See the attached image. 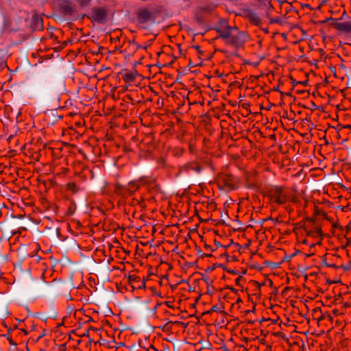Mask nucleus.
Returning <instances> with one entry per match:
<instances>
[{
    "label": "nucleus",
    "instance_id": "nucleus-1",
    "mask_svg": "<svg viewBox=\"0 0 351 351\" xmlns=\"http://www.w3.org/2000/svg\"><path fill=\"white\" fill-rule=\"evenodd\" d=\"M280 9V2L279 0H272L265 3V12L269 20L270 26L281 25L282 24V17L279 12Z\"/></svg>",
    "mask_w": 351,
    "mask_h": 351
},
{
    "label": "nucleus",
    "instance_id": "nucleus-2",
    "mask_svg": "<svg viewBox=\"0 0 351 351\" xmlns=\"http://www.w3.org/2000/svg\"><path fill=\"white\" fill-rule=\"evenodd\" d=\"M268 198L271 205H281L287 202L288 196L286 191L278 186H270L265 188V197Z\"/></svg>",
    "mask_w": 351,
    "mask_h": 351
},
{
    "label": "nucleus",
    "instance_id": "nucleus-3",
    "mask_svg": "<svg viewBox=\"0 0 351 351\" xmlns=\"http://www.w3.org/2000/svg\"><path fill=\"white\" fill-rule=\"evenodd\" d=\"M126 186L130 196L132 195L135 191L142 188H145L152 193L157 191L155 180L147 178H141L138 180L132 181L129 182Z\"/></svg>",
    "mask_w": 351,
    "mask_h": 351
},
{
    "label": "nucleus",
    "instance_id": "nucleus-4",
    "mask_svg": "<svg viewBox=\"0 0 351 351\" xmlns=\"http://www.w3.org/2000/svg\"><path fill=\"white\" fill-rule=\"evenodd\" d=\"M248 38V35L245 32L239 31V29L234 27L230 34V38L228 40V45L239 47L242 46Z\"/></svg>",
    "mask_w": 351,
    "mask_h": 351
},
{
    "label": "nucleus",
    "instance_id": "nucleus-5",
    "mask_svg": "<svg viewBox=\"0 0 351 351\" xmlns=\"http://www.w3.org/2000/svg\"><path fill=\"white\" fill-rule=\"evenodd\" d=\"M90 19L99 24H104L107 21L108 10L102 7H94L90 12Z\"/></svg>",
    "mask_w": 351,
    "mask_h": 351
},
{
    "label": "nucleus",
    "instance_id": "nucleus-6",
    "mask_svg": "<svg viewBox=\"0 0 351 351\" xmlns=\"http://www.w3.org/2000/svg\"><path fill=\"white\" fill-rule=\"evenodd\" d=\"M262 5H263V3ZM256 7L258 11L249 8L244 12V15L245 18L249 20L250 23L261 27L262 25L261 10L263 6L261 8H258V6Z\"/></svg>",
    "mask_w": 351,
    "mask_h": 351
},
{
    "label": "nucleus",
    "instance_id": "nucleus-7",
    "mask_svg": "<svg viewBox=\"0 0 351 351\" xmlns=\"http://www.w3.org/2000/svg\"><path fill=\"white\" fill-rule=\"evenodd\" d=\"M249 290L250 291L251 300L254 303L263 304L261 293V284L256 280L249 282Z\"/></svg>",
    "mask_w": 351,
    "mask_h": 351
},
{
    "label": "nucleus",
    "instance_id": "nucleus-8",
    "mask_svg": "<svg viewBox=\"0 0 351 351\" xmlns=\"http://www.w3.org/2000/svg\"><path fill=\"white\" fill-rule=\"evenodd\" d=\"M136 18L141 25H145L154 21V13L148 8L139 9L136 13Z\"/></svg>",
    "mask_w": 351,
    "mask_h": 351
},
{
    "label": "nucleus",
    "instance_id": "nucleus-9",
    "mask_svg": "<svg viewBox=\"0 0 351 351\" xmlns=\"http://www.w3.org/2000/svg\"><path fill=\"white\" fill-rule=\"evenodd\" d=\"M219 184L226 190H235L238 187L237 179L230 174H223L219 178Z\"/></svg>",
    "mask_w": 351,
    "mask_h": 351
},
{
    "label": "nucleus",
    "instance_id": "nucleus-10",
    "mask_svg": "<svg viewBox=\"0 0 351 351\" xmlns=\"http://www.w3.org/2000/svg\"><path fill=\"white\" fill-rule=\"evenodd\" d=\"M114 191L117 195H119L122 198H126L130 196L127 190V186H122L120 184H115Z\"/></svg>",
    "mask_w": 351,
    "mask_h": 351
},
{
    "label": "nucleus",
    "instance_id": "nucleus-11",
    "mask_svg": "<svg viewBox=\"0 0 351 351\" xmlns=\"http://www.w3.org/2000/svg\"><path fill=\"white\" fill-rule=\"evenodd\" d=\"M234 27L226 26L220 29L218 32L220 34V36L223 38L226 43L228 44V40L230 38V34H232V31L233 30Z\"/></svg>",
    "mask_w": 351,
    "mask_h": 351
},
{
    "label": "nucleus",
    "instance_id": "nucleus-12",
    "mask_svg": "<svg viewBox=\"0 0 351 351\" xmlns=\"http://www.w3.org/2000/svg\"><path fill=\"white\" fill-rule=\"evenodd\" d=\"M202 170V166L195 162H189L182 167V171L187 172L190 171H193L197 173H200Z\"/></svg>",
    "mask_w": 351,
    "mask_h": 351
},
{
    "label": "nucleus",
    "instance_id": "nucleus-13",
    "mask_svg": "<svg viewBox=\"0 0 351 351\" xmlns=\"http://www.w3.org/2000/svg\"><path fill=\"white\" fill-rule=\"evenodd\" d=\"M265 141H270L271 146H273L276 141V135L274 131L271 128H267L265 130Z\"/></svg>",
    "mask_w": 351,
    "mask_h": 351
},
{
    "label": "nucleus",
    "instance_id": "nucleus-14",
    "mask_svg": "<svg viewBox=\"0 0 351 351\" xmlns=\"http://www.w3.org/2000/svg\"><path fill=\"white\" fill-rule=\"evenodd\" d=\"M337 28L341 32L351 34V22L350 21H345L343 23H339L337 25Z\"/></svg>",
    "mask_w": 351,
    "mask_h": 351
},
{
    "label": "nucleus",
    "instance_id": "nucleus-15",
    "mask_svg": "<svg viewBox=\"0 0 351 351\" xmlns=\"http://www.w3.org/2000/svg\"><path fill=\"white\" fill-rule=\"evenodd\" d=\"M258 258H261V254L260 253L255 252V253L252 254L251 267H254L255 269H257L259 271H261V269H262L261 265L257 264V263H254V261H256Z\"/></svg>",
    "mask_w": 351,
    "mask_h": 351
},
{
    "label": "nucleus",
    "instance_id": "nucleus-16",
    "mask_svg": "<svg viewBox=\"0 0 351 351\" xmlns=\"http://www.w3.org/2000/svg\"><path fill=\"white\" fill-rule=\"evenodd\" d=\"M278 321L279 317L275 313H274L271 317H265V325H267V327L271 324H277Z\"/></svg>",
    "mask_w": 351,
    "mask_h": 351
},
{
    "label": "nucleus",
    "instance_id": "nucleus-17",
    "mask_svg": "<svg viewBox=\"0 0 351 351\" xmlns=\"http://www.w3.org/2000/svg\"><path fill=\"white\" fill-rule=\"evenodd\" d=\"M130 204L132 206L139 205L140 207L144 208L146 206L145 203V197L141 196V199H138L137 198H133L131 200Z\"/></svg>",
    "mask_w": 351,
    "mask_h": 351
},
{
    "label": "nucleus",
    "instance_id": "nucleus-18",
    "mask_svg": "<svg viewBox=\"0 0 351 351\" xmlns=\"http://www.w3.org/2000/svg\"><path fill=\"white\" fill-rule=\"evenodd\" d=\"M274 74L271 71L265 74V82L267 80L269 83H271L272 80H274Z\"/></svg>",
    "mask_w": 351,
    "mask_h": 351
},
{
    "label": "nucleus",
    "instance_id": "nucleus-19",
    "mask_svg": "<svg viewBox=\"0 0 351 351\" xmlns=\"http://www.w3.org/2000/svg\"><path fill=\"white\" fill-rule=\"evenodd\" d=\"M123 79L126 82H132L134 80V75L132 73H126Z\"/></svg>",
    "mask_w": 351,
    "mask_h": 351
},
{
    "label": "nucleus",
    "instance_id": "nucleus-20",
    "mask_svg": "<svg viewBox=\"0 0 351 351\" xmlns=\"http://www.w3.org/2000/svg\"><path fill=\"white\" fill-rule=\"evenodd\" d=\"M250 3L254 6L261 8L263 4V0H250Z\"/></svg>",
    "mask_w": 351,
    "mask_h": 351
},
{
    "label": "nucleus",
    "instance_id": "nucleus-21",
    "mask_svg": "<svg viewBox=\"0 0 351 351\" xmlns=\"http://www.w3.org/2000/svg\"><path fill=\"white\" fill-rule=\"evenodd\" d=\"M272 285H273L272 280L268 276H265V286L272 287Z\"/></svg>",
    "mask_w": 351,
    "mask_h": 351
},
{
    "label": "nucleus",
    "instance_id": "nucleus-22",
    "mask_svg": "<svg viewBox=\"0 0 351 351\" xmlns=\"http://www.w3.org/2000/svg\"><path fill=\"white\" fill-rule=\"evenodd\" d=\"M211 311H215V312H219V311H221V308L220 306H219L218 305H214L211 308Z\"/></svg>",
    "mask_w": 351,
    "mask_h": 351
},
{
    "label": "nucleus",
    "instance_id": "nucleus-23",
    "mask_svg": "<svg viewBox=\"0 0 351 351\" xmlns=\"http://www.w3.org/2000/svg\"><path fill=\"white\" fill-rule=\"evenodd\" d=\"M265 351H275L271 345H266L265 346Z\"/></svg>",
    "mask_w": 351,
    "mask_h": 351
},
{
    "label": "nucleus",
    "instance_id": "nucleus-24",
    "mask_svg": "<svg viewBox=\"0 0 351 351\" xmlns=\"http://www.w3.org/2000/svg\"><path fill=\"white\" fill-rule=\"evenodd\" d=\"M254 134H255V136L257 138V135H258L260 136V138H261V136H262V133L260 130H256L254 131Z\"/></svg>",
    "mask_w": 351,
    "mask_h": 351
},
{
    "label": "nucleus",
    "instance_id": "nucleus-25",
    "mask_svg": "<svg viewBox=\"0 0 351 351\" xmlns=\"http://www.w3.org/2000/svg\"><path fill=\"white\" fill-rule=\"evenodd\" d=\"M6 66V64L3 61L0 62V70H2L5 66Z\"/></svg>",
    "mask_w": 351,
    "mask_h": 351
},
{
    "label": "nucleus",
    "instance_id": "nucleus-26",
    "mask_svg": "<svg viewBox=\"0 0 351 351\" xmlns=\"http://www.w3.org/2000/svg\"><path fill=\"white\" fill-rule=\"evenodd\" d=\"M271 264V262L270 261H265V265L266 266H270Z\"/></svg>",
    "mask_w": 351,
    "mask_h": 351
},
{
    "label": "nucleus",
    "instance_id": "nucleus-27",
    "mask_svg": "<svg viewBox=\"0 0 351 351\" xmlns=\"http://www.w3.org/2000/svg\"><path fill=\"white\" fill-rule=\"evenodd\" d=\"M145 282H142V285H139L138 288L141 289L142 287H145Z\"/></svg>",
    "mask_w": 351,
    "mask_h": 351
},
{
    "label": "nucleus",
    "instance_id": "nucleus-28",
    "mask_svg": "<svg viewBox=\"0 0 351 351\" xmlns=\"http://www.w3.org/2000/svg\"><path fill=\"white\" fill-rule=\"evenodd\" d=\"M271 310H272V306H270L269 309H267L266 313L269 314L268 311H271Z\"/></svg>",
    "mask_w": 351,
    "mask_h": 351
},
{
    "label": "nucleus",
    "instance_id": "nucleus-29",
    "mask_svg": "<svg viewBox=\"0 0 351 351\" xmlns=\"http://www.w3.org/2000/svg\"><path fill=\"white\" fill-rule=\"evenodd\" d=\"M260 108H261V110H263L264 108V106H263V104H260Z\"/></svg>",
    "mask_w": 351,
    "mask_h": 351
},
{
    "label": "nucleus",
    "instance_id": "nucleus-30",
    "mask_svg": "<svg viewBox=\"0 0 351 351\" xmlns=\"http://www.w3.org/2000/svg\"><path fill=\"white\" fill-rule=\"evenodd\" d=\"M130 279H132V278L136 279V278H137V277H136V276H130Z\"/></svg>",
    "mask_w": 351,
    "mask_h": 351
},
{
    "label": "nucleus",
    "instance_id": "nucleus-31",
    "mask_svg": "<svg viewBox=\"0 0 351 351\" xmlns=\"http://www.w3.org/2000/svg\"><path fill=\"white\" fill-rule=\"evenodd\" d=\"M264 32H265V33H267V32H268V30H267V29H265V28Z\"/></svg>",
    "mask_w": 351,
    "mask_h": 351
},
{
    "label": "nucleus",
    "instance_id": "nucleus-32",
    "mask_svg": "<svg viewBox=\"0 0 351 351\" xmlns=\"http://www.w3.org/2000/svg\"><path fill=\"white\" fill-rule=\"evenodd\" d=\"M261 322H263V317L260 320Z\"/></svg>",
    "mask_w": 351,
    "mask_h": 351
},
{
    "label": "nucleus",
    "instance_id": "nucleus-33",
    "mask_svg": "<svg viewBox=\"0 0 351 351\" xmlns=\"http://www.w3.org/2000/svg\"><path fill=\"white\" fill-rule=\"evenodd\" d=\"M71 185L73 186H75V184L74 183H72Z\"/></svg>",
    "mask_w": 351,
    "mask_h": 351
},
{
    "label": "nucleus",
    "instance_id": "nucleus-34",
    "mask_svg": "<svg viewBox=\"0 0 351 351\" xmlns=\"http://www.w3.org/2000/svg\"><path fill=\"white\" fill-rule=\"evenodd\" d=\"M274 88H275V86H274L273 88H270V89H269V90H272V89H274Z\"/></svg>",
    "mask_w": 351,
    "mask_h": 351
},
{
    "label": "nucleus",
    "instance_id": "nucleus-35",
    "mask_svg": "<svg viewBox=\"0 0 351 351\" xmlns=\"http://www.w3.org/2000/svg\"><path fill=\"white\" fill-rule=\"evenodd\" d=\"M269 1H272V0H269Z\"/></svg>",
    "mask_w": 351,
    "mask_h": 351
}]
</instances>
